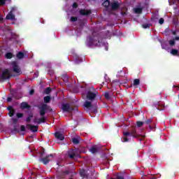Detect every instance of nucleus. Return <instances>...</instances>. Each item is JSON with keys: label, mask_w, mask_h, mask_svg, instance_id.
I'll use <instances>...</instances> for the list:
<instances>
[{"label": "nucleus", "mask_w": 179, "mask_h": 179, "mask_svg": "<svg viewBox=\"0 0 179 179\" xmlns=\"http://www.w3.org/2000/svg\"><path fill=\"white\" fill-rule=\"evenodd\" d=\"M123 135H124V136L122 139V142H128V138H127V136H129V135H131V136H134V138H136V136H138L136 134L135 130H134L131 133H129L128 131H124L123 133Z\"/></svg>", "instance_id": "f257e3e1"}, {"label": "nucleus", "mask_w": 179, "mask_h": 179, "mask_svg": "<svg viewBox=\"0 0 179 179\" xmlns=\"http://www.w3.org/2000/svg\"><path fill=\"white\" fill-rule=\"evenodd\" d=\"M87 45H101L99 42L97 43V41H96V38H93L90 37L87 38Z\"/></svg>", "instance_id": "f03ea898"}, {"label": "nucleus", "mask_w": 179, "mask_h": 179, "mask_svg": "<svg viewBox=\"0 0 179 179\" xmlns=\"http://www.w3.org/2000/svg\"><path fill=\"white\" fill-rule=\"evenodd\" d=\"M10 78V72L8 70H4L1 74H0V79H9Z\"/></svg>", "instance_id": "7ed1b4c3"}, {"label": "nucleus", "mask_w": 179, "mask_h": 179, "mask_svg": "<svg viewBox=\"0 0 179 179\" xmlns=\"http://www.w3.org/2000/svg\"><path fill=\"white\" fill-rule=\"evenodd\" d=\"M96 97V94L91 92H88L86 94V99L87 100H90V101L94 100V98Z\"/></svg>", "instance_id": "20e7f679"}, {"label": "nucleus", "mask_w": 179, "mask_h": 179, "mask_svg": "<svg viewBox=\"0 0 179 179\" xmlns=\"http://www.w3.org/2000/svg\"><path fill=\"white\" fill-rule=\"evenodd\" d=\"M62 109L63 111H72V108H71V106L69 104H63L62 106Z\"/></svg>", "instance_id": "39448f33"}, {"label": "nucleus", "mask_w": 179, "mask_h": 179, "mask_svg": "<svg viewBox=\"0 0 179 179\" xmlns=\"http://www.w3.org/2000/svg\"><path fill=\"white\" fill-rule=\"evenodd\" d=\"M40 108H41L40 115H41V117H43L44 115V114H45V110H47V105L43 104L40 107Z\"/></svg>", "instance_id": "423d86ee"}, {"label": "nucleus", "mask_w": 179, "mask_h": 179, "mask_svg": "<svg viewBox=\"0 0 179 179\" xmlns=\"http://www.w3.org/2000/svg\"><path fill=\"white\" fill-rule=\"evenodd\" d=\"M45 122V118L44 117H36L34 120V122L35 124H41V122Z\"/></svg>", "instance_id": "0eeeda50"}, {"label": "nucleus", "mask_w": 179, "mask_h": 179, "mask_svg": "<svg viewBox=\"0 0 179 179\" xmlns=\"http://www.w3.org/2000/svg\"><path fill=\"white\" fill-rule=\"evenodd\" d=\"M27 128H28V129H30L31 131H32V132H36V131H37V129H38V127L31 125V124H27Z\"/></svg>", "instance_id": "6e6552de"}, {"label": "nucleus", "mask_w": 179, "mask_h": 179, "mask_svg": "<svg viewBox=\"0 0 179 179\" xmlns=\"http://www.w3.org/2000/svg\"><path fill=\"white\" fill-rule=\"evenodd\" d=\"M55 138H57V139H59V141H64V139H65L64 135L59 132H56L55 134Z\"/></svg>", "instance_id": "1a4fd4ad"}, {"label": "nucleus", "mask_w": 179, "mask_h": 179, "mask_svg": "<svg viewBox=\"0 0 179 179\" xmlns=\"http://www.w3.org/2000/svg\"><path fill=\"white\" fill-rule=\"evenodd\" d=\"M15 8H13V10L8 13V15L6 16V19L13 20H15V15L12 13L13 10H15Z\"/></svg>", "instance_id": "9d476101"}, {"label": "nucleus", "mask_w": 179, "mask_h": 179, "mask_svg": "<svg viewBox=\"0 0 179 179\" xmlns=\"http://www.w3.org/2000/svg\"><path fill=\"white\" fill-rule=\"evenodd\" d=\"M69 157H71V159L75 157V156H76V150H70L69 152Z\"/></svg>", "instance_id": "9b49d317"}, {"label": "nucleus", "mask_w": 179, "mask_h": 179, "mask_svg": "<svg viewBox=\"0 0 179 179\" xmlns=\"http://www.w3.org/2000/svg\"><path fill=\"white\" fill-rule=\"evenodd\" d=\"M13 66L14 72H15L16 73H20V69L19 68V66H17V65H16V63H13Z\"/></svg>", "instance_id": "f8f14e48"}, {"label": "nucleus", "mask_w": 179, "mask_h": 179, "mask_svg": "<svg viewBox=\"0 0 179 179\" xmlns=\"http://www.w3.org/2000/svg\"><path fill=\"white\" fill-rule=\"evenodd\" d=\"M8 110H9V115L10 117H12L13 115V114H15V110L13 109V108H12V106H9L8 108Z\"/></svg>", "instance_id": "ddd939ff"}, {"label": "nucleus", "mask_w": 179, "mask_h": 179, "mask_svg": "<svg viewBox=\"0 0 179 179\" xmlns=\"http://www.w3.org/2000/svg\"><path fill=\"white\" fill-rule=\"evenodd\" d=\"M120 6V3H118L117 2H113L112 3V9L113 10H115V9H118V7Z\"/></svg>", "instance_id": "4468645a"}, {"label": "nucleus", "mask_w": 179, "mask_h": 179, "mask_svg": "<svg viewBox=\"0 0 179 179\" xmlns=\"http://www.w3.org/2000/svg\"><path fill=\"white\" fill-rule=\"evenodd\" d=\"M80 15H90L91 11L90 10H81L80 11Z\"/></svg>", "instance_id": "2eb2a0df"}, {"label": "nucleus", "mask_w": 179, "mask_h": 179, "mask_svg": "<svg viewBox=\"0 0 179 179\" xmlns=\"http://www.w3.org/2000/svg\"><path fill=\"white\" fill-rule=\"evenodd\" d=\"M98 149L99 148L97 147V145H94L90 148V152H91V153H96Z\"/></svg>", "instance_id": "dca6fc26"}, {"label": "nucleus", "mask_w": 179, "mask_h": 179, "mask_svg": "<svg viewBox=\"0 0 179 179\" xmlns=\"http://www.w3.org/2000/svg\"><path fill=\"white\" fill-rule=\"evenodd\" d=\"M85 107L87 108H90L92 107V101H87L84 103Z\"/></svg>", "instance_id": "f3484780"}, {"label": "nucleus", "mask_w": 179, "mask_h": 179, "mask_svg": "<svg viewBox=\"0 0 179 179\" xmlns=\"http://www.w3.org/2000/svg\"><path fill=\"white\" fill-rule=\"evenodd\" d=\"M21 108H29V104L26 102H23L21 103Z\"/></svg>", "instance_id": "a211bd4d"}, {"label": "nucleus", "mask_w": 179, "mask_h": 179, "mask_svg": "<svg viewBox=\"0 0 179 179\" xmlns=\"http://www.w3.org/2000/svg\"><path fill=\"white\" fill-rule=\"evenodd\" d=\"M23 57H24V54H23V52H20L17 55V58H18L19 59H22V58H23Z\"/></svg>", "instance_id": "6ab92c4d"}, {"label": "nucleus", "mask_w": 179, "mask_h": 179, "mask_svg": "<svg viewBox=\"0 0 179 179\" xmlns=\"http://www.w3.org/2000/svg\"><path fill=\"white\" fill-rule=\"evenodd\" d=\"M171 54L172 55H177V54H178V50H175V49H173V50L171 51Z\"/></svg>", "instance_id": "aec40b11"}, {"label": "nucleus", "mask_w": 179, "mask_h": 179, "mask_svg": "<svg viewBox=\"0 0 179 179\" xmlns=\"http://www.w3.org/2000/svg\"><path fill=\"white\" fill-rule=\"evenodd\" d=\"M49 157H47L44 159H42L43 163H44L45 164H47L48 163V162H50V159H48Z\"/></svg>", "instance_id": "412c9836"}, {"label": "nucleus", "mask_w": 179, "mask_h": 179, "mask_svg": "<svg viewBox=\"0 0 179 179\" xmlns=\"http://www.w3.org/2000/svg\"><path fill=\"white\" fill-rule=\"evenodd\" d=\"M134 10L135 13H141L142 12V8H134Z\"/></svg>", "instance_id": "4be33fe9"}, {"label": "nucleus", "mask_w": 179, "mask_h": 179, "mask_svg": "<svg viewBox=\"0 0 179 179\" xmlns=\"http://www.w3.org/2000/svg\"><path fill=\"white\" fill-rule=\"evenodd\" d=\"M50 100H51V98L49 96L44 97V101L45 103H49Z\"/></svg>", "instance_id": "5701e85b"}, {"label": "nucleus", "mask_w": 179, "mask_h": 179, "mask_svg": "<svg viewBox=\"0 0 179 179\" xmlns=\"http://www.w3.org/2000/svg\"><path fill=\"white\" fill-rule=\"evenodd\" d=\"M103 6H108L110 5V0H106L103 3Z\"/></svg>", "instance_id": "b1692460"}, {"label": "nucleus", "mask_w": 179, "mask_h": 179, "mask_svg": "<svg viewBox=\"0 0 179 179\" xmlns=\"http://www.w3.org/2000/svg\"><path fill=\"white\" fill-rule=\"evenodd\" d=\"M138 85H139V79H135L134 80V86H138Z\"/></svg>", "instance_id": "393cba45"}, {"label": "nucleus", "mask_w": 179, "mask_h": 179, "mask_svg": "<svg viewBox=\"0 0 179 179\" xmlns=\"http://www.w3.org/2000/svg\"><path fill=\"white\" fill-rule=\"evenodd\" d=\"M12 53H7L6 55V58H7L8 59H10V58H12Z\"/></svg>", "instance_id": "a878e982"}, {"label": "nucleus", "mask_w": 179, "mask_h": 179, "mask_svg": "<svg viewBox=\"0 0 179 179\" xmlns=\"http://www.w3.org/2000/svg\"><path fill=\"white\" fill-rule=\"evenodd\" d=\"M51 92V88L48 87L45 90V94H49Z\"/></svg>", "instance_id": "bb28decb"}, {"label": "nucleus", "mask_w": 179, "mask_h": 179, "mask_svg": "<svg viewBox=\"0 0 179 179\" xmlns=\"http://www.w3.org/2000/svg\"><path fill=\"white\" fill-rule=\"evenodd\" d=\"M73 143H74L76 145L79 143V138H73Z\"/></svg>", "instance_id": "cd10ccee"}, {"label": "nucleus", "mask_w": 179, "mask_h": 179, "mask_svg": "<svg viewBox=\"0 0 179 179\" xmlns=\"http://www.w3.org/2000/svg\"><path fill=\"white\" fill-rule=\"evenodd\" d=\"M71 22H76L78 20V17H71Z\"/></svg>", "instance_id": "c85d7f7f"}, {"label": "nucleus", "mask_w": 179, "mask_h": 179, "mask_svg": "<svg viewBox=\"0 0 179 179\" xmlns=\"http://www.w3.org/2000/svg\"><path fill=\"white\" fill-rule=\"evenodd\" d=\"M159 24H163V23H164V19L160 18L159 20Z\"/></svg>", "instance_id": "c756f323"}, {"label": "nucleus", "mask_w": 179, "mask_h": 179, "mask_svg": "<svg viewBox=\"0 0 179 179\" xmlns=\"http://www.w3.org/2000/svg\"><path fill=\"white\" fill-rule=\"evenodd\" d=\"M143 125V122H137V127H142Z\"/></svg>", "instance_id": "7c9ffc66"}, {"label": "nucleus", "mask_w": 179, "mask_h": 179, "mask_svg": "<svg viewBox=\"0 0 179 179\" xmlns=\"http://www.w3.org/2000/svg\"><path fill=\"white\" fill-rule=\"evenodd\" d=\"M143 29H149L150 26H149V24H145L143 25Z\"/></svg>", "instance_id": "2f4dec72"}, {"label": "nucleus", "mask_w": 179, "mask_h": 179, "mask_svg": "<svg viewBox=\"0 0 179 179\" xmlns=\"http://www.w3.org/2000/svg\"><path fill=\"white\" fill-rule=\"evenodd\" d=\"M104 96L106 97V99H110V95L108 94V92H106Z\"/></svg>", "instance_id": "473e14b6"}, {"label": "nucleus", "mask_w": 179, "mask_h": 179, "mask_svg": "<svg viewBox=\"0 0 179 179\" xmlns=\"http://www.w3.org/2000/svg\"><path fill=\"white\" fill-rule=\"evenodd\" d=\"M17 118H22V117H23V114L22 113H17Z\"/></svg>", "instance_id": "72a5a7b5"}, {"label": "nucleus", "mask_w": 179, "mask_h": 179, "mask_svg": "<svg viewBox=\"0 0 179 179\" xmlns=\"http://www.w3.org/2000/svg\"><path fill=\"white\" fill-rule=\"evenodd\" d=\"M176 0H169V5H173V3H175Z\"/></svg>", "instance_id": "f704fd0d"}, {"label": "nucleus", "mask_w": 179, "mask_h": 179, "mask_svg": "<svg viewBox=\"0 0 179 179\" xmlns=\"http://www.w3.org/2000/svg\"><path fill=\"white\" fill-rule=\"evenodd\" d=\"M169 44H170V45H174V44H175L174 40L170 41Z\"/></svg>", "instance_id": "c9c22d12"}, {"label": "nucleus", "mask_w": 179, "mask_h": 179, "mask_svg": "<svg viewBox=\"0 0 179 179\" xmlns=\"http://www.w3.org/2000/svg\"><path fill=\"white\" fill-rule=\"evenodd\" d=\"M6 0H0V5L2 6L5 3Z\"/></svg>", "instance_id": "e433bc0d"}, {"label": "nucleus", "mask_w": 179, "mask_h": 179, "mask_svg": "<svg viewBox=\"0 0 179 179\" xmlns=\"http://www.w3.org/2000/svg\"><path fill=\"white\" fill-rule=\"evenodd\" d=\"M21 131H26V127H24V126H21Z\"/></svg>", "instance_id": "4c0bfd02"}, {"label": "nucleus", "mask_w": 179, "mask_h": 179, "mask_svg": "<svg viewBox=\"0 0 179 179\" xmlns=\"http://www.w3.org/2000/svg\"><path fill=\"white\" fill-rule=\"evenodd\" d=\"M31 117L32 116H29V117H27V122H30V120H31Z\"/></svg>", "instance_id": "58836bf2"}, {"label": "nucleus", "mask_w": 179, "mask_h": 179, "mask_svg": "<svg viewBox=\"0 0 179 179\" xmlns=\"http://www.w3.org/2000/svg\"><path fill=\"white\" fill-rule=\"evenodd\" d=\"M73 8H78V4H76V3H74L73 4Z\"/></svg>", "instance_id": "ea45409f"}, {"label": "nucleus", "mask_w": 179, "mask_h": 179, "mask_svg": "<svg viewBox=\"0 0 179 179\" xmlns=\"http://www.w3.org/2000/svg\"><path fill=\"white\" fill-rule=\"evenodd\" d=\"M80 174L81 176H85V170H83L81 172H80Z\"/></svg>", "instance_id": "a19ab883"}, {"label": "nucleus", "mask_w": 179, "mask_h": 179, "mask_svg": "<svg viewBox=\"0 0 179 179\" xmlns=\"http://www.w3.org/2000/svg\"><path fill=\"white\" fill-rule=\"evenodd\" d=\"M13 122L14 124H16V122H17V119H13Z\"/></svg>", "instance_id": "79ce46f5"}, {"label": "nucleus", "mask_w": 179, "mask_h": 179, "mask_svg": "<svg viewBox=\"0 0 179 179\" xmlns=\"http://www.w3.org/2000/svg\"><path fill=\"white\" fill-rule=\"evenodd\" d=\"M33 93H34V90H33L29 92V94H33Z\"/></svg>", "instance_id": "37998d69"}, {"label": "nucleus", "mask_w": 179, "mask_h": 179, "mask_svg": "<svg viewBox=\"0 0 179 179\" xmlns=\"http://www.w3.org/2000/svg\"><path fill=\"white\" fill-rule=\"evenodd\" d=\"M12 101V99L11 98H8L7 99V101Z\"/></svg>", "instance_id": "c03bdc74"}, {"label": "nucleus", "mask_w": 179, "mask_h": 179, "mask_svg": "<svg viewBox=\"0 0 179 179\" xmlns=\"http://www.w3.org/2000/svg\"><path fill=\"white\" fill-rule=\"evenodd\" d=\"M44 153V149L42 148V152H41V155H43Z\"/></svg>", "instance_id": "a18cd8bd"}, {"label": "nucleus", "mask_w": 179, "mask_h": 179, "mask_svg": "<svg viewBox=\"0 0 179 179\" xmlns=\"http://www.w3.org/2000/svg\"><path fill=\"white\" fill-rule=\"evenodd\" d=\"M162 48L166 49V47H164V44L162 45Z\"/></svg>", "instance_id": "49530a36"}, {"label": "nucleus", "mask_w": 179, "mask_h": 179, "mask_svg": "<svg viewBox=\"0 0 179 179\" xmlns=\"http://www.w3.org/2000/svg\"><path fill=\"white\" fill-rule=\"evenodd\" d=\"M175 40L178 41L179 40V37L178 36L176 37Z\"/></svg>", "instance_id": "de8ad7c7"}, {"label": "nucleus", "mask_w": 179, "mask_h": 179, "mask_svg": "<svg viewBox=\"0 0 179 179\" xmlns=\"http://www.w3.org/2000/svg\"><path fill=\"white\" fill-rule=\"evenodd\" d=\"M2 19H3L2 17H0V22L2 20Z\"/></svg>", "instance_id": "09e8293b"}, {"label": "nucleus", "mask_w": 179, "mask_h": 179, "mask_svg": "<svg viewBox=\"0 0 179 179\" xmlns=\"http://www.w3.org/2000/svg\"><path fill=\"white\" fill-rule=\"evenodd\" d=\"M106 51H107V50H108V49L107 48V47H106Z\"/></svg>", "instance_id": "8fccbe9b"}, {"label": "nucleus", "mask_w": 179, "mask_h": 179, "mask_svg": "<svg viewBox=\"0 0 179 179\" xmlns=\"http://www.w3.org/2000/svg\"><path fill=\"white\" fill-rule=\"evenodd\" d=\"M83 97H85V94L83 95Z\"/></svg>", "instance_id": "3c124183"}, {"label": "nucleus", "mask_w": 179, "mask_h": 179, "mask_svg": "<svg viewBox=\"0 0 179 179\" xmlns=\"http://www.w3.org/2000/svg\"><path fill=\"white\" fill-rule=\"evenodd\" d=\"M173 34H176V32H173Z\"/></svg>", "instance_id": "603ef678"}]
</instances>
